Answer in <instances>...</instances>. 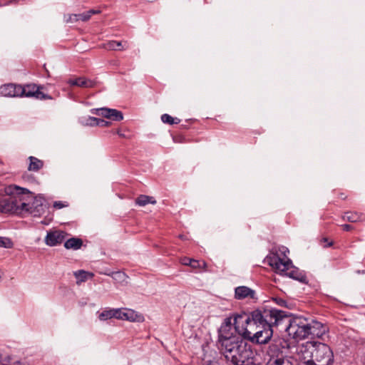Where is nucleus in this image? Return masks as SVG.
<instances>
[{
  "label": "nucleus",
  "mask_w": 365,
  "mask_h": 365,
  "mask_svg": "<svg viewBox=\"0 0 365 365\" xmlns=\"http://www.w3.org/2000/svg\"><path fill=\"white\" fill-rule=\"evenodd\" d=\"M14 243L9 237H0V247L12 248Z\"/></svg>",
  "instance_id": "c85d7f7f"
},
{
  "label": "nucleus",
  "mask_w": 365,
  "mask_h": 365,
  "mask_svg": "<svg viewBox=\"0 0 365 365\" xmlns=\"http://www.w3.org/2000/svg\"><path fill=\"white\" fill-rule=\"evenodd\" d=\"M101 274L110 276L116 281H123L125 277V273L122 272H100Z\"/></svg>",
  "instance_id": "bb28decb"
},
{
  "label": "nucleus",
  "mask_w": 365,
  "mask_h": 365,
  "mask_svg": "<svg viewBox=\"0 0 365 365\" xmlns=\"http://www.w3.org/2000/svg\"><path fill=\"white\" fill-rule=\"evenodd\" d=\"M332 245V242H329L327 245H322L324 247H331Z\"/></svg>",
  "instance_id": "58836bf2"
},
{
  "label": "nucleus",
  "mask_w": 365,
  "mask_h": 365,
  "mask_svg": "<svg viewBox=\"0 0 365 365\" xmlns=\"http://www.w3.org/2000/svg\"><path fill=\"white\" fill-rule=\"evenodd\" d=\"M18 89L20 93V97H34L41 100L47 98V96L40 91L38 87L35 84H27L24 86L20 85V88Z\"/></svg>",
  "instance_id": "9d476101"
},
{
  "label": "nucleus",
  "mask_w": 365,
  "mask_h": 365,
  "mask_svg": "<svg viewBox=\"0 0 365 365\" xmlns=\"http://www.w3.org/2000/svg\"><path fill=\"white\" fill-rule=\"evenodd\" d=\"M239 351V355L237 356L236 359H234V361L232 362L234 365L256 364L255 353L251 349L250 345L247 344L245 347Z\"/></svg>",
  "instance_id": "6e6552de"
},
{
  "label": "nucleus",
  "mask_w": 365,
  "mask_h": 365,
  "mask_svg": "<svg viewBox=\"0 0 365 365\" xmlns=\"http://www.w3.org/2000/svg\"><path fill=\"white\" fill-rule=\"evenodd\" d=\"M43 201H44L43 199H42L41 197H35L34 195V198H33V200L31 202V206H32L34 207L35 206L39 205L38 203L39 204H44Z\"/></svg>",
  "instance_id": "473e14b6"
},
{
  "label": "nucleus",
  "mask_w": 365,
  "mask_h": 365,
  "mask_svg": "<svg viewBox=\"0 0 365 365\" xmlns=\"http://www.w3.org/2000/svg\"><path fill=\"white\" fill-rule=\"evenodd\" d=\"M82 245V240L76 237H71L65 242L64 247L68 250L72 249L76 250L80 249Z\"/></svg>",
  "instance_id": "412c9836"
},
{
  "label": "nucleus",
  "mask_w": 365,
  "mask_h": 365,
  "mask_svg": "<svg viewBox=\"0 0 365 365\" xmlns=\"http://www.w3.org/2000/svg\"><path fill=\"white\" fill-rule=\"evenodd\" d=\"M68 204L65 202L62 201H56L53 203V207L57 209H61L63 207H67Z\"/></svg>",
  "instance_id": "72a5a7b5"
},
{
  "label": "nucleus",
  "mask_w": 365,
  "mask_h": 365,
  "mask_svg": "<svg viewBox=\"0 0 365 365\" xmlns=\"http://www.w3.org/2000/svg\"><path fill=\"white\" fill-rule=\"evenodd\" d=\"M181 263L184 265L190 266L191 267H196L195 264L197 263L195 262V259H190L188 257H184L181 259Z\"/></svg>",
  "instance_id": "7c9ffc66"
},
{
  "label": "nucleus",
  "mask_w": 365,
  "mask_h": 365,
  "mask_svg": "<svg viewBox=\"0 0 365 365\" xmlns=\"http://www.w3.org/2000/svg\"><path fill=\"white\" fill-rule=\"evenodd\" d=\"M117 133H118L120 136H121V137H123V136H124V135H123V134H122V133H120L119 130H118V131H117Z\"/></svg>",
  "instance_id": "a19ab883"
},
{
  "label": "nucleus",
  "mask_w": 365,
  "mask_h": 365,
  "mask_svg": "<svg viewBox=\"0 0 365 365\" xmlns=\"http://www.w3.org/2000/svg\"><path fill=\"white\" fill-rule=\"evenodd\" d=\"M298 360L304 365H332L334 353L327 344L308 341L299 345Z\"/></svg>",
  "instance_id": "f03ea898"
},
{
  "label": "nucleus",
  "mask_w": 365,
  "mask_h": 365,
  "mask_svg": "<svg viewBox=\"0 0 365 365\" xmlns=\"http://www.w3.org/2000/svg\"><path fill=\"white\" fill-rule=\"evenodd\" d=\"M116 319L120 320H126L132 322H143V316L137 313L135 311L125 308L116 309Z\"/></svg>",
  "instance_id": "1a4fd4ad"
},
{
  "label": "nucleus",
  "mask_w": 365,
  "mask_h": 365,
  "mask_svg": "<svg viewBox=\"0 0 365 365\" xmlns=\"http://www.w3.org/2000/svg\"><path fill=\"white\" fill-rule=\"evenodd\" d=\"M73 17V20L74 21H88L91 17L89 16V14L86 11L85 13H83V14H72L71 15V18Z\"/></svg>",
  "instance_id": "c756f323"
},
{
  "label": "nucleus",
  "mask_w": 365,
  "mask_h": 365,
  "mask_svg": "<svg viewBox=\"0 0 365 365\" xmlns=\"http://www.w3.org/2000/svg\"><path fill=\"white\" fill-rule=\"evenodd\" d=\"M155 204L156 201L153 197L141 195L135 199V204L139 206H145L148 204Z\"/></svg>",
  "instance_id": "b1692460"
},
{
  "label": "nucleus",
  "mask_w": 365,
  "mask_h": 365,
  "mask_svg": "<svg viewBox=\"0 0 365 365\" xmlns=\"http://www.w3.org/2000/svg\"><path fill=\"white\" fill-rule=\"evenodd\" d=\"M97 123H98V124H96V125L101 126V127L109 126L110 124V122L106 121V120H104L103 119H100V118H98Z\"/></svg>",
  "instance_id": "f704fd0d"
},
{
  "label": "nucleus",
  "mask_w": 365,
  "mask_h": 365,
  "mask_svg": "<svg viewBox=\"0 0 365 365\" xmlns=\"http://www.w3.org/2000/svg\"><path fill=\"white\" fill-rule=\"evenodd\" d=\"M66 237V234L63 231L56 230L47 233L45 237V242L47 245L53 247L61 244Z\"/></svg>",
  "instance_id": "ddd939ff"
},
{
  "label": "nucleus",
  "mask_w": 365,
  "mask_h": 365,
  "mask_svg": "<svg viewBox=\"0 0 365 365\" xmlns=\"http://www.w3.org/2000/svg\"><path fill=\"white\" fill-rule=\"evenodd\" d=\"M68 21H75L73 20V17L71 18V16L69 17V20H68Z\"/></svg>",
  "instance_id": "37998d69"
},
{
  "label": "nucleus",
  "mask_w": 365,
  "mask_h": 365,
  "mask_svg": "<svg viewBox=\"0 0 365 365\" xmlns=\"http://www.w3.org/2000/svg\"><path fill=\"white\" fill-rule=\"evenodd\" d=\"M161 120L164 123H167L169 125L178 124L180 122V120L178 118H173L168 114H163L161 115Z\"/></svg>",
  "instance_id": "a878e982"
},
{
  "label": "nucleus",
  "mask_w": 365,
  "mask_h": 365,
  "mask_svg": "<svg viewBox=\"0 0 365 365\" xmlns=\"http://www.w3.org/2000/svg\"><path fill=\"white\" fill-rule=\"evenodd\" d=\"M247 343L241 337L234 339L233 341L226 342L224 345L220 346V350L224 354L227 361H230L232 364L234 359H236L237 356L240 354V351L245 347Z\"/></svg>",
  "instance_id": "423d86ee"
},
{
  "label": "nucleus",
  "mask_w": 365,
  "mask_h": 365,
  "mask_svg": "<svg viewBox=\"0 0 365 365\" xmlns=\"http://www.w3.org/2000/svg\"><path fill=\"white\" fill-rule=\"evenodd\" d=\"M255 295V292L246 286L237 287L235 290V297L237 299H254Z\"/></svg>",
  "instance_id": "dca6fc26"
},
{
  "label": "nucleus",
  "mask_w": 365,
  "mask_h": 365,
  "mask_svg": "<svg viewBox=\"0 0 365 365\" xmlns=\"http://www.w3.org/2000/svg\"><path fill=\"white\" fill-rule=\"evenodd\" d=\"M116 309H109L103 310L98 316L101 321H106L112 318L116 319Z\"/></svg>",
  "instance_id": "393cba45"
},
{
  "label": "nucleus",
  "mask_w": 365,
  "mask_h": 365,
  "mask_svg": "<svg viewBox=\"0 0 365 365\" xmlns=\"http://www.w3.org/2000/svg\"><path fill=\"white\" fill-rule=\"evenodd\" d=\"M328 330V327L322 322L314 320L309 322V336L320 338L324 335Z\"/></svg>",
  "instance_id": "f8f14e48"
},
{
  "label": "nucleus",
  "mask_w": 365,
  "mask_h": 365,
  "mask_svg": "<svg viewBox=\"0 0 365 365\" xmlns=\"http://www.w3.org/2000/svg\"><path fill=\"white\" fill-rule=\"evenodd\" d=\"M38 206L32 207L31 206V202H29V207L28 211H26V213L32 214L34 216H40L43 213L45 212L46 205L45 204H39Z\"/></svg>",
  "instance_id": "5701e85b"
},
{
  "label": "nucleus",
  "mask_w": 365,
  "mask_h": 365,
  "mask_svg": "<svg viewBox=\"0 0 365 365\" xmlns=\"http://www.w3.org/2000/svg\"><path fill=\"white\" fill-rule=\"evenodd\" d=\"M309 321L302 317H297L289 320L286 329L288 334L296 340L304 339L309 336Z\"/></svg>",
  "instance_id": "39448f33"
},
{
  "label": "nucleus",
  "mask_w": 365,
  "mask_h": 365,
  "mask_svg": "<svg viewBox=\"0 0 365 365\" xmlns=\"http://www.w3.org/2000/svg\"><path fill=\"white\" fill-rule=\"evenodd\" d=\"M97 121V118L88 116L87 118H81V123L83 125L94 126L98 124Z\"/></svg>",
  "instance_id": "cd10ccee"
},
{
  "label": "nucleus",
  "mask_w": 365,
  "mask_h": 365,
  "mask_svg": "<svg viewBox=\"0 0 365 365\" xmlns=\"http://www.w3.org/2000/svg\"><path fill=\"white\" fill-rule=\"evenodd\" d=\"M341 227L344 231H350L353 230V227L349 224L342 225Z\"/></svg>",
  "instance_id": "e433bc0d"
},
{
  "label": "nucleus",
  "mask_w": 365,
  "mask_h": 365,
  "mask_svg": "<svg viewBox=\"0 0 365 365\" xmlns=\"http://www.w3.org/2000/svg\"><path fill=\"white\" fill-rule=\"evenodd\" d=\"M237 331L235 327H232L231 318H226L219 329L218 343L220 346L224 345L226 342H230L237 339L240 336L235 334Z\"/></svg>",
  "instance_id": "0eeeda50"
},
{
  "label": "nucleus",
  "mask_w": 365,
  "mask_h": 365,
  "mask_svg": "<svg viewBox=\"0 0 365 365\" xmlns=\"http://www.w3.org/2000/svg\"><path fill=\"white\" fill-rule=\"evenodd\" d=\"M179 238L182 240H187V237L185 235H179Z\"/></svg>",
  "instance_id": "ea45409f"
},
{
  "label": "nucleus",
  "mask_w": 365,
  "mask_h": 365,
  "mask_svg": "<svg viewBox=\"0 0 365 365\" xmlns=\"http://www.w3.org/2000/svg\"><path fill=\"white\" fill-rule=\"evenodd\" d=\"M87 12L89 14V16L91 17L93 14H99L100 11L99 10L91 9V10L88 11Z\"/></svg>",
  "instance_id": "4c0bfd02"
},
{
  "label": "nucleus",
  "mask_w": 365,
  "mask_h": 365,
  "mask_svg": "<svg viewBox=\"0 0 365 365\" xmlns=\"http://www.w3.org/2000/svg\"><path fill=\"white\" fill-rule=\"evenodd\" d=\"M4 192L6 196L0 197L1 212L21 215L28 211L33 192L16 185L5 187Z\"/></svg>",
  "instance_id": "7ed1b4c3"
},
{
  "label": "nucleus",
  "mask_w": 365,
  "mask_h": 365,
  "mask_svg": "<svg viewBox=\"0 0 365 365\" xmlns=\"http://www.w3.org/2000/svg\"><path fill=\"white\" fill-rule=\"evenodd\" d=\"M267 365H293L291 359L284 356L282 352L270 356Z\"/></svg>",
  "instance_id": "2eb2a0df"
},
{
  "label": "nucleus",
  "mask_w": 365,
  "mask_h": 365,
  "mask_svg": "<svg viewBox=\"0 0 365 365\" xmlns=\"http://www.w3.org/2000/svg\"><path fill=\"white\" fill-rule=\"evenodd\" d=\"M274 300L276 302V303L278 305H279L281 307H287V302L282 298H274Z\"/></svg>",
  "instance_id": "c9c22d12"
},
{
  "label": "nucleus",
  "mask_w": 365,
  "mask_h": 365,
  "mask_svg": "<svg viewBox=\"0 0 365 365\" xmlns=\"http://www.w3.org/2000/svg\"><path fill=\"white\" fill-rule=\"evenodd\" d=\"M29 165L28 170L29 171L37 172L41 170L43 166V162L36 157L30 156L29 158Z\"/></svg>",
  "instance_id": "aec40b11"
},
{
  "label": "nucleus",
  "mask_w": 365,
  "mask_h": 365,
  "mask_svg": "<svg viewBox=\"0 0 365 365\" xmlns=\"http://www.w3.org/2000/svg\"><path fill=\"white\" fill-rule=\"evenodd\" d=\"M91 112L94 114L101 115L103 117H105L106 118H109V119H111V120H115V121H120V120H123V113L120 111L117 110L115 109L101 108L92 110Z\"/></svg>",
  "instance_id": "9b49d317"
},
{
  "label": "nucleus",
  "mask_w": 365,
  "mask_h": 365,
  "mask_svg": "<svg viewBox=\"0 0 365 365\" xmlns=\"http://www.w3.org/2000/svg\"><path fill=\"white\" fill-rule=\"evenodd\" d=\"M103 48L107 50H118L123 51L127 48L122 44L121 41H110L103 44Z\"/></svg>",
  "instance_id": "4be33fe9"
},
{
  "label": "nucleus",
  "mask_w": 365,
  "mask_h": 365,
  "mask_svg": "<svg viewBox=\"0 0 365 365\" xmlns=\"http://www.w3.org/2000/svg\"><path fill=\"white\" fill-rule=\"evenodd\" d=\"M19 88H20V85L14 83L4 84L0 87V94L5 97H20Z\"/></svg>",
  "instance_id": "4468645a"
},
{
  "label": "nucleus",
  "mask_w": 365,
  "mask_h": 365,
  "mask_svg": "<svg viewBox=\"0 0 365 365\" xmlns=\"http://www.w3.org/2000/svg\"><path fill=\"white\" fill-rule=\"evenodd\" d=\"M282 319V313L277 309L255 311L251 316L239 315L234 319L235 329L244 338L257 344H266L272 336V325Z\"/></svg>",
  "instance_id": "f257e3e1"
},
{
  "label": "nucleus",
  "mask_w": 365,
  "mask_h": 365,
  "mask_svg": "<svg viewBox=\"0 0 365 365\" xmlns=\"http://www.w3.org/2000/svg\"><path fill=\"white\" fill-rule=\"evenodd\" d=\"M287 253L289 250L287 247H279L267 257V262L275 272L300 282L307 283V276L292 264L291 259L287 257Z\"/></svg>",
  "instance_id": "20e7f679"
},
{
  "label": "nucleus",
  "mask_w": 365,
  "mask_h": 365,
  "mask_svg": "<svg viewBox=\"0 0 365 365\" xmlns=\"http://www.w3.org/2000/svg\"><path fill=\"white\" fill-rule=\"evenodd\" d=\"M344 220L350 222H357L365 220V215L355 212H346L342 217Z\"/></svg>",
  "instance_id": "a211bd4d"
},
{
  "label": "nucleus",
  "mask_w": 365,
  "mask_h": 365,
  "mask_svg": "<svg viewBox=\"0 0 365 365\" xmlns=\"http://www.w3.org/2000/svg\"><path fill=\"white\" fill-rule=\"evenodd\" d=\"M68 83L71 86H75L83 88H92L94 86V81L80 77L76 79H69Z\"/></svg>",
  "instance_id": "f3484780"
},
{
  "label": "nucleus",
  "mask_w": 365,
  "mask_h": 365,
  "mask_svg": "<svg viewBox=\"0 0 365 365\" xmlns=\"http://www.w3.org/2000/svg\"><path fill=\"white\" fill-rule=\"evenodd\" d=\"M73 275L77 279L76 283L79 284L81 282H86L88 279L93 278L94 274L92 272H88L85 270L81 269L73 273Z\"/></svg>",
  "instance_id": "6ab92c4d"
},
{
  "label": "nucleus",
  "mask_w": 365,
  "mask_h": 365,
  "mask_svg": "<svg viewBox=\"0 0 365 365\" xmlns=\"http://www.w3.org/2000/svg\"><path fill=\"white\" fill-rule=\"evenodd\" d=\"M195 262L197 263L195 264L196 267H192V269H202V271L207 272V264L205 261H198L195 260Z\"/></svg>",
  "instance_id": "2f4dec72"
},
{
  "label": "nucleus",
  "mask_w": 365,
  "mask_h": 365,
  "mask_svg": "<svg viewBox=\"0 0 365 365\" xmlns=\"http://www.w3.org/2000/svg\"><path fill=\"white\" fill-rule=\"evenodd\" d=\"M328 241L327 238H323L322 240V242H327Z\"/></svg>",
  "instance_id": "79ce46f5"
}]
</instances>
